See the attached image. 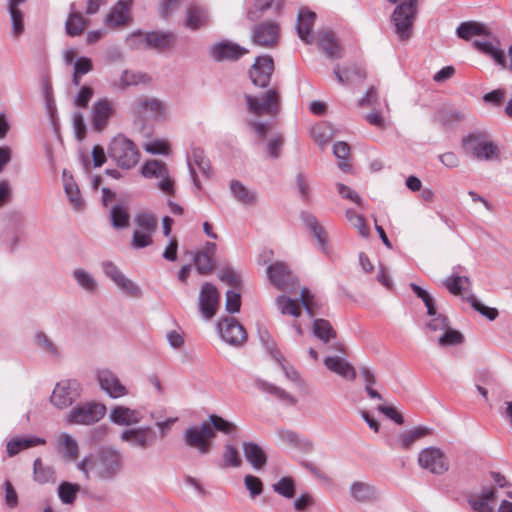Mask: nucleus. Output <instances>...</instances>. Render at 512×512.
<instances>
[{
    "label": "nucleus",
    "instance_id": "f257e3e1",
    "mask_svg": "<svg viewBox=\"0 0 512 512\" xmlns=\"http://www.w3.org/2000/svg\"><path fill=\"white\" fill-rule=\"evenodd\" d=\"M464 152L478 161L496 162L501 159V149L484 131H474L461 140Z\"/></svg>",
    "mask_w": 512,
    "mask_h": 512
},
{
    "label": "nucleus",
    "instance_id": "f03ea898",
    "mask_svg": "<svg viewBox=\"0 0 512 512\" xmlns=\"http://www.w3.org/2000/svg\"><path fill=\"white\" fill-rule=\"evenodd\" d=\"M108 156L121 169H132L140 161L137 145L123 134H117L108 144Z\"/></svg>",
    "mask_w": 512,
    "mask_h": 512
},
{
    "label": "nucleus",
    "instance_id": "7ed1b4c3",
    "mask_svg": "<svg viewBox=\"0 0 512 512\" xmlns=\"http://www.w3.org/2000/svg\"><path fill=\"white\" fill-rule=\"evenodd\" d=\"M78 468L84 473L94 471L97 476L103 479L112 478L121 469V456L119 452L112 449L103 450L98 459L84 458Z\"/></svg>",
    "mask_w": 512,
    "mask_h": 512
},
{
    "label": "nucleus",
    "instance_id": "20e7f679",
    "mask_svg": "<svg viewBox=\"0 0 512 512\" xmlns=\"http://www.w3.org/2000/svg\"><path fill=\"white\" fill-rule=\"evenodd\" d=\"M416 11L417 0H404L394 10L392 21L401 40L410 38Z\"/></svg>",
    "mask_w": 512,
    "mask_h": 512
},
{
    "label": "nucleus",
    "instance_id": "39448f33",
    "mask_svg": "<svg viewBox=\"0 0 512 512\" xmlns=\"http://www.w3.org/2000/svg\"><path fill=\"white\" fill-rule=\"evenodd\" d=\"M216 434L208 422L190 427L186 430L184 440L187 446L197 450L200 454H207L212 447Z\"/></svg>",
    "mask_w": 512,
    "mask_h": 512
},
{
    "label": "nucleus",
    "instance_id": "423d86ee",
    "mask_svg": "<svg viewBox=\"0 0 512 512\" xmlns=\"http://www.w3.org/2000/svg\"><path fill=\"white\" fill-rule=\"evenodd\" d=\"M141 173L145 178L159 179L158 188L167 195L175 193L174 180L169 174L167 165L160 160H149L144 163Z\"/></svg>",
    "mask_w": 512,
    "mask_h": 512
},
{
    "label": "nucleus",
    "instance_id": "0eeeda50",
    "mask_svg": "<svg viewBox=\"0 0 512 512\" xmlns=\"http://www.w3.org/2000/svg\"><path fill=\"white\" fill-rule=\"evenodd\" d=\"M418 463L421 468L433 474H444L449 470V461L445 453L436 447L423 449L418 456Z\"/></svg>",
    "mask_w": 512,
    "mask_h": 512
},
{
    "label": "nucleus",
    "instance_id": "6e6552de",
    "mask_svg": "<svg viewBox=\"0 0 512 512\" xmlns=\"http://www.w3.org/2000/svg\"><path fill=\"white\" fill-rule=\"evenodd\" d=\"M106 412V407L99 403H87L74 408L68 415L69 424L90 425L99 421Z\"/></svg>",
    "mask_w": 512,
    "mask_h": 512
},
{
    "label": "nucleus",
    "instance_id": "1a4fd4ad",
    "mask_svg": "<svg viewBox=\"0 0 512 512\" xmlns=\"http://www.w3.org/2000/svg\"><path fill=\"white\" fill-rule=\"evenodd\" d=\"M80 395V385L76 380H63L57 383L51 395L52 404L63 409L70 406Z\"/></svg>",
    "mask_w": 512,
    "mask_h": 512
},
{
    "label": "nucleus",
    "instance_id": "9d476101",
    "mask_svg": "<svg viewBox=\"0 0 512 512\" xmlns=\"http://www.w3.org/2000/svg\"><path fill=\"white\" fill-rule=\"evenodd\" d=\"M246 101L249 110L258 116L263 114L276 116L279 113V95L274 89L269 90L261 101L250 95L246 96Z\"/></svg>",
    "mask_w": 512,
    "mask_h": 512
},
{
    "label": "nucleus",
    "instance_id": "9b49d317",
    "mask_svg": "<svg viewBox=\"0 0 512 512\" xmlns=\"http://www.w3.org/2000/svg\"><path fill=\"white\" fill-rule=\"evenodd\" d=\"M115 114V105L107 98L96 101L91 110V124L95 131L102 132Z\"/></svg>",
    "mask_w": 512,
    "mask_h": 512
},
{
    "label": "nucleus",
    "instance_id": "f8f14e48",
    "mask_svg": "<svg viewBox=\"0 0 512 512\" xmlns=\"http://www.w3.org/2000/svg\"><path fill=\"white\" fill-rule=\"evenodd\" d=\"M220 294L211 283H204L199 295L200 312L207 319H211L217 312Z\"/></svg>",
    "mask_w": 512,
    "mask_h": 512
},
{
    "label": "nucleus",
    "instance_id": "ddd939ff",
    "mask_svg": "<svg viewBox=\"0 0 512 512\" xmlns=\"http://www.w3.org/2000/svg\"><path fill=\"white\" fill-rule=\"evenodd\" d=\"M274 71V62L270 56L257 57L249 71L252 82L260 87H266Z\"/></svg>",
    "mask_w": 512,
    "mask_h": 512
},
{
    "label": "nucleus",
    "instance_id": "4468645a",
    "mask_svg": "<svg viewBox=\"0 0 512 512\" xmlns=\"http://www.w3.org/2000/svg\"><path fill=\"white\" fill-rule=\"evenodd\" d=\"M219 330L222 338L232 345H241L246 340L243 326L234 318H226L219 322Z\"/></svg>",
    "mask_w": 512,
    "mask_h": 512
},
{
    "label": "nucleus",
    "instance_id": "2eb2a0df",
    "mask_svg": "<svg viewBox=\"0 0 512 512\" xmlns=\"http://www.w3.org/2000/svg\"><path fill=\"white\" fill-rule=\"evenodd\" d=\"M216 249L215 243L207 242L204 247L195 254L194 263L200 274L207 275L214 270L216 266L214 259Z\"/></svg>",
    "mask_w": 512,
    "mask_h": 512
},
{
    "label": "nucleus",
    "instance_id": "dca6fc26",
    "mask_svg": "<svg viewBox=\"0 0 512 512\" xmlns=\"http://www.w3.org/2000/svg\"><path fill=\"white\" fill-rule=\"evenodd\" d=\"M155 432L150 427L125 430L121 434V440L131 445L147 448L155 442Z\"/></svg>",
    "mask_w": 512,
    "mask_h": 512
},
{
    "label": "nucleus",
    "instance_id": "f3484780",
    "mask_svg": "<svg viewBox=\"0 0 512 512\" xmlns=\"http://www.w3.org/2000/svg\"><path fill=\"white\" fill-rule=\"evenodd\" d=\"M279 37V27L275 23L260 24L254 29L253 42L262 47H273Z\"/></svg>",
    "mask_w": 512,
    "mask_h": 512
},
{
    "label": "nucleus",
    "instance_id": "a211bd4d",
    "mask_svg": "<svg viewBox=\"0 0 512 512\" xmlns=\"http://www.w3.org/2000/svg\"><path fill=\"white\" fill-rule=\"evenodd\" d=\"M105 274L126 294L129 296H137L139 288L129 279H127L112 262L103 264Z\"/></svg>",
    "mask_w": 512,
    "mask_h": 512
},
{
    "label": "nucleus",
    "instance_id": "6ab92c4d",
    "mask_svg": "<svg viewBox=\"0 0 512 512\" xmlns=\"http://www.w3.org/2000/svg\"><path fill=\"white\" fill-rule=\"evenodd\" d=\"M98 381L101 388L113 398H119L127 394L126 387L109 370L99 371Z\"/></svg>",
    "mask_w": 512,
    "mask_h": 512
},
{
    "label": "nucleus",
    "instance_id": "aec40b11",
    "mask_svg": "<svg viewBox=\"0 0 512 512\" xmlns=\"http://www.w3.org/2000/svg\"><path fill=\"white\" fill-rule=\"evenodd\" d=\"M270 281L280 290H286L292 283L293 276L287 265L276 262L267 268Z\"/></svg>",
    "mask_w": 512,
    "mask_h": 512
},
{
    "label": "nucleus",
    "instance_id": "412c9836",
    "mask_svg": "<svg viewBox=\"0 0 512 512\" xmlns=\"http://www.w3.org/2000/svg\"><path fill=\"white\" fill-rule=\"evenodd\" d=\"M110 419L117 425L129 426L139 423L142 415L138 410L119 405L112 409Z\"/></svg>",
    "mask_w": 512,
    "mask_h": 512
},
{
    "label": "nucleus",
    "instance_id": "4be33fe9",
    "mask_svg": "<svg viewBox=\"0 0 512 512\" xmlns=\"http://www.w3.org/2000/svg\"><path fill=\"white\" fill-rule=\"evenodd\" d=\"M132 0H120L106 17V25L115 28L124 26L129 20V6Z\"/></svg>",
    "mask_w": 512,
    "mask_h": 512
},
{
    "label": "nucleus",
    "instance_id": "5701e85b",
    "mask_svg": "<svg viewBox=\"0 0 512 512\" xmlns=\"http://www.w3.org/2000/svg\"><path fill=\"white\" fill-rule=\"evenodd\" d=\"M496 493L494 488L484 490L480 495L472 497L469 503L476 512H495Z\"/></svg>",
    "mask_w": 512,
    "mask_h": 512
},
{
    "label": "nucleus",
    "instance_id": "b1692460",
    "mask_svg": "<svg viewBox=\"0 0 512 512\" xmlns=\"http://www.w3.org/2000/svg\"><path fill=\"white\" fill-rule=\"evenodd\" d=\"M324 364L328 370L338 374L346 380H354L356 378V371L354 367L341 357H327Z\"/></svg>",
    "mask_w": 512,
    "mask_h": 512
},
{
    "label": "nucleus",
    "instance_id": "393cba45",
    "mask_svg": "<svg viewBox=\"0 0 512 512\" xmlns=\"http://www.w3.org/2000/svg\"><path fill=\"white\" fill-rule=\"evenodd\" d=\"M246 460L255 468L261 469L267 463L264 450L256 443L244 442L242 445Z\"/></svg>",
    "mask_w": 512,
    "mask_h": 512
},
{
    "label": "nucleus",
    "instance_id": "a878e982",
    "mask_svg": "<svg viewBox=\"0 0 512 512\" xmlns=\"http://www.w3.org/2000/svg\"><path fill=\"white\" fill-rule=\"evenodd\" d=\"M246 53H248V50L234 43H220L215 45L212 50L213 57L218 61L225 59L236 60Z\"/></svg>",
    "mask_w": 512,
    "mask_h": 512
},
{
    "label": "nucleus",
    "instance_id": "bb28decb",
    "mask_svg": "<svg viewBox=\"0 0 512 512\" xmlns=\"http://www.w3.org/2000/svg\"><path fill=\"white\" fill-rule=\"evenodd\" d=\"M316 14L311 11H301L298 15L297 33L302 41L307 44L312 42L310 36L315 22Z\"/></svg>",
    "mask_w": 512,
    "mask_h": 512
},
{
    "label": "nucleus",
    "instance_id": "cd10ccee",
    "mask_svg": "<svg viewBox=\"0 0 512 512\" xmlns=\"http://www.w3.org/2000/svg\"><path fill=\"white\" fill-rule=\"evenodd\" d=\"M230 190L236 200L244 205H253L257 201L256 193L237 180L231 181Z\"/></svg>",
    "mask_w": 512,
    "mask_h": 512
},
{
    "label": "nucleus",
    "instance_id": "c85d7f7f",
    "mask_svg": "<svg viewBox=\"0 0 512 512\" xmlns=\"http://www.w3.org/2000/svg\"><path fill=\"white\" fill-rule=\"evenodd\" d=\"M186 13V26L192 30H197L208 23L205 10L199 6L190 5Z\"/></svg>",
    "mask_w": 512,
    "mask_h": 512
},
{
    "label": "nucleus",
    "instance_id": "c756f323",
    "mask_svg": "<svg viewBox=\"0 0 512 512\" xmlns=\"http://www.w3.org/2000/svg\"><path fill=\"white\" fill-rule=\"evenodd\" d=\"M320 47L326 52L329 58L340 57L341 48L330 31H322L318 36Z\"/></svg>",
    "mask_w": 512,
    "mask_h": 512
},
{
    "label": "nucleus",
    "instance_id": "7c9ffc66",
    "mask_svg": "<svg viewBox=\"0 0 512 512\" xmlns=\"http://www.w3.org/2000/svg\"><path fill=\"white\" fill-rule=\"evenodd\" d=\"M146 42L152 48L165 50L174 44L175 37L171 33L152 32L147 34Z\"/></svg>",
    "mask_w": 512,
    "mask_h": 512
},
{
    "label": "nucleus",
    "instance_id": "2f4dec72",
    "mask_svg": "<svg viewBox=\"0 0 512 512\" xmlns=\"http://www.w3.org/2000/svg\"><path fill=\"white\" fill-rule=\"evenodd\" d=\"M87 20L83 17L80 12L71 11L66 21V33L69 36H78L87 27Z\"/></svg>",
    "mask_w": 512,
    "mask_h": 512
},
{
    "label": "nucleus",
    "instance_id": "473e14b6",
    "mask_svg": "<svg viewBox=\"0 0 512 512\" xmlns=\"http://www.w3.org/2000/svg\"><path fill=\"white\" fill-rule=\"evenodd\" d=\"M139 112L149 113L153 117H160L165 113L164 104L156 98H140L137 102Z\"/></svg>",
    "mask_w": 512,
    "mask_h": 512
},
{
    "label": "nucleus",
    "instance_id": "72a5a7b5",
    "mask_svg": "<svg viewBox=\"0 0 512 512\" xmlns=\"http://www.w3.org/2000/svg\"><path fill=\"white\" fill-rule=\"evenodd\" d=\"M33 478L39 484L53 482L55 471L51 466L45 465L40 458H37L33 465Z\"/></svg>",
    "mask_w": 512,
    "mask_h": 512
},
{
    "label": "nucleus",
    "instance_id": "f704fd0d",
    "mask_svg": "<svg viewBox=\"0 0 512 512\" xmlns=\"http://www.w3.org/2000/svg\"><path fill=\"white\" fill-rule=\"evenodd\" d=\"M457 36L464 40H470L474 36L485 35L486 27L475 21L463 22L457 28Z\"/></svg>",
    "mask_w": 512,
    "mask_h": 512
},
{
    "label": "nucleus",
    "instance_id": "c9c22d12",
    "mask_svg": "<svg viewBox=\"0 0 512 512\" xmlns=\"http://www.w3.org/2000/svg\"><path fill=\"white\" fill-rule=\"evenodd\" d=\"M304 222L306 226L309 228V230L314 234L318 241L319 247L326 251L327 243H328V237L325 229L323 226H321L317 219L313 215H306L304 216Z\"/></svg>",
    "mask_w": 512,
    "mask_h": 512
},
{
    "label": "nucleus",
    "instance_id": "e433bc0d",
    "mask_svg": "<svg viewBox=\"0 0 512 512\" xmlns=\"http://www.w3.org/2000/svg\"><path fill=\"white\" fill-rule=\"evenodd\" d=\"M59 450L68 460H75L78 458V444L76 440L67 433H63L59 436Z\"/></svg>",
    "mask_w": 512,
    "mask_h": 512
},
{
    "label": "nucleus",
    "instance_id": "4c0bfd02",
    "mask_svg": "<svg viewBox=\"0 0 512 512\" xmlns=\"http://www.w3.org/2000/svg\"><path fill=\"white\" fill-rule=\"evenodd\" d=\"M351 494L354 499L361 502L371 501L377 498L375 488L363 482L354 483L351 486Z\"/></svg>",
    "mask_w": 512,
    "mask_h": 512
},
{
    "label": "nucleus",
    "instance_id": "58836bf2",
    "mask_svg": "<svg viewBox=\"0 0 512 512\" xmlns=\"http://www.w3.org/2000/svg\"><path fill=\"white\" fill-rule=\"evenodd\" d=\"M43 444L45 440L41 438L13 439L7 444V453L9 456H15L23 449Z\"/></svg>",
    "mask_w": 512,
    "mask_h": 512
},
{
    "label": "nucleus",
    "instance_id": "ea45409f",
    "mask_svg": "<svg viewBox=\"0 0 512 512\" xmlns=\"http://www.w3.org/2000/svg\"><path fill=\"white\" fill-rule=\"evenodd\" d=\"M314 335L323 342H329L336 337V331L329 321L325 319H316L313 323Z\"/></svg>",
    "mask_w": 512,
    "mask_h": 512
},
{
    "label": "nucleus",
    "instance_id": "a19ab883",
    "mask_svg": "<svg viewBox=\"0 0 512 512\" xmlns=\"http://www.w3.org/2000/svg\"><path fill=\"white\" fill-rule=\"evenodd\" d=\"M429 429L426 427H417L411 431H406L399 435V444L402 449H409L418 439L428 435Z\"/></svg>",
    "mask_w": 512,
    "mask_h": 512
},
{
    "label": "nucleus",
    "instance_id": "79ce46f5",
    "mask_svg": "<svg viewBox=\"0 0 512 512\" xmlns=\"http://www.w3.org/2000/svg\"><path fill=\"white\" fill-rule=\"evenodd\" d=\"M335 74L338 81L342 84L351 83L356 79L363 80L366 78V71L362 67L356 65L346 68L342 73L336 69Z\"/></svg>",
    "mask_w": 512,
    "mask_h": 512
},
{
    "label": "nucleus",
    "instance_id": "37998d69",
    "mask_svg": "<svg viewBox=\"0 0 512 512\" xmlns=\"http://www.w3.org/2000/svg\"><path fill=\"white\" fill-rule=\"evenodd\" d=\"M333 153L339 159V168L344 172H350L351 164L348 161L350 156V146L346 142L339 141L334 144Z\"/></svg>",
    "mask_w": 512,
    "mask_h": 512
},
{
    "label": "nucleus",
    "instance_id": "c03bdc74",
    "mask_svg": "<svg viewBox=\"0 0 512 512\" xmlns=\"http://www.w3.org/2000/svg\"><path fill=\"white\" fill-rule=\"evenodd\" d=\"M136 230H142L148 233H154L157 229V218L146 212L139 213L135 217Z\"/></svg>",
    "mask_w": 512,
    "mask_h": 512
},
{
    "label": "nucleus",
    "instance_id": "a18cd8bd",
    "mask_svg": "<svg viewBox=\"0 0 512 512\" xmlns=\"http://www.w3.org/2000/svg\"><path fill=\"white\" fill-rule=\"evenodd\" d=\"M346 219L348 222L358 230V233L362 237H367L370 233V227L365 218L355 211L348 209L346 211Z\"/></svg>",
    "mask_w": 512,
    "mask_h": 512
},
{
    "label": "nucleus",
    "instance_id": "49530a36",
    "mask_svg": "<svg viewBox=\"0 0 512 512\" xmlns=\"http://www.w3.org/2000/svg\"><path fill=\"white\" fill-rule=\"evenodd\" d=\"M148 81L149 77L145 74L124 71L119 81L115 85L119 88H126L131 85H138L140 83H146Z\"/></svg>",
    "mask_w": 512,
    "mask_h": 512
},
{
    "label": "nucleus",
    "instance_id": "de8ad7c7",
    "mask_svg": "<svg viewBox=\"0 0 512 512\" xmlns=\"http://www.w3.org/2000/svg\"><path fill=\"white\" fill-rule=\"evenodd\" d=\"M276 302L282 314L292 315L294 317L300 316L301 309L297 300L282 295L277 298Z\"/></svg>",
    "mask_w": 512,
    "mask_h": 512
},
{
    "label": "nucleus",
    "instance_id": "09e8293b",
    "mask_svg": "<svg viewBox=\"0 0 512 512\" xmlns=\"http://www.w3.org/2000/svg\"><path fill=\"white\" fill-rule=\"evenodd\" d=\"M79 490L80 486L78 484L62 482L58 487V494L63 503L72 504L75 501Z\"/></svg>",
    "mask_w": 512,
    "mask_h": 512
},
{
    "label": "nucleus",
    "instance_id": "8fccbe9b",
    "mask_svg": "<svg viewBox=\"0 0 512 512\" xmlns=\"http://www.w3.org/2000/svg\"><path fill=\"white\" fill-rule=\"evenodd\" d=\"M208 423L210 424L214 432L219 431L224 434H232L237 430V427L234 423L229 422L215 414L209 416Z\"/></svg>",
    "mask_w": 512,
    "mask_h": 512
},
{
    "label": "nucleus",
    "instance_id": "3c124183",
    "mask_svg": "<svg viewBox=\"0 0 512 512\" xmlns=\"http://www.w3.org/2000/svg\"><path fill=\"white\" fill-rule=\"evenodd\" d=\"M111 221L115 228H125L129 224L128 209L121 205H116L111 210Z\"/></svg>",
    "mask_w": 512,
    "mask_h": 512
},
{
    "label": "nucleus",
    "instance_id": "603ef678",
    "mask_svg": "<svg viewBox=\"0 0 512 512\" xmlns=\"http://www.w3.org/2000/svg\"><path fill=\"white\" fill-rule=\"evenodd\" d=\"M273 489L279 495L285 498H293L295 496V483L291 477H283L273 485Z\"/></svg>",
    "mask_w": 512,
    "mask_h": 512
},
{
    "label": "nucleus",
    "instance_id": "864d4df0",
    "mask_svg": "<svg viewBox=\"0 0 512 512\" xmlns=\"http://www.w3.org/2000/svg\"><path fill=\"white\" fill-rule=\"evenodd\" d=\"M463 284H470V279L466 276H451L444 282L447 290L453 295H460L462 293Z\"/></svg>",
    "mask_w": 512,
    "mask_h": 512
},
{
    "label": "nucleus",
    "instance_id": "5fc2aeb1",
    "mask_svg": "<svg viewBox=\"0 0 512 512\" xmlns=\"http://www.w3.org/2000/svg\"><path fill=\"white\" fill-rule=\"evenodd\" d=\"M242 464L238 450L232 445H226L223 453V467H239Z\"/></svg>",
    "mask_w": 512,
    "mask_h": 512
},
{
    "label": "nucleus",
    "instance_id": "6e6d98bb",
    "mask_svg": "<svg viewBox=\"0 0 512 512\" xmlns=\"http://www.w3.org/2000/svg\"><path fill=\"white\" fill-rule=\"evenodd\" d=\"M463 335L454 329H449V327L443 331V335L438 339V344L440 346H449V345H457L463 342Z\"/></svg>",
    "mask_w": 512,
    "mask_h": 512
},
{
    "label": "nucleus",
    "instance_id": "4d7b16f0",
    "mask_svg": "<svg viewBox=\"0 0 512 512\" xmlns=\"http://www.w3.org/2000/svg\"><path fill=\"white\" fill-rule=\"evenodd\" d=\"M301 302L310 317H313L319 308L317 301L314 296L310 293L307 288H303L300 293Z\"/></svg>",
    "mask_w": 512,
    "mask_h": 512
},
{
    "label": "nucleus",
    "instance_id": "13d9d810",
    "mask_svg": "<svg viewBox=\"0 0 512 512\" xmlns=\"http://www.w3.org/2000/svg\"><path fill=\"white\" fill-rule=\"evenodd\" d=\"M301 302L310 317H313L319 308L317 301L314 296L310 293L307 288H303L300 293Z\"/></svg>",
    "mask_w": 512,
    "mask_h": 512
},
{
    "label": "nucleus",
    "instance_id": "bf43d9fd",
    "mask_svg": "<svg viewBox=\"0 0 512 512\" xmlns=\"http://www.w3.org/2000/svg\"><path fill=\"white\" fill-rule=\"evenodd\" d=\"M411 289L413 290V292L423 300L426 308H427V313L428 315H435V305H434V300L433 298L430 296V294L422 289L420 286H418L417 284H414L412 283L410 285Z\"/></svg>",
    "mask_w": 512,
    "mask_h": 512
},
{
    "label": "nucleus",
    "instance_id": "052dcab7",
    "mask_svg": "<svg viewBox=\"0 0 512 512\" xmlns=\"http://www.w3.org/2000/svg\"><path fill=\"white\" fill-rule=\"evenodd\" d=\"M74 277L81 287L88 291H94L96 289V282L91 275L86 273L82 269H78L74 272Z\"/></svg>",
    "mask_w": 512,
    "mask_h": 512
},
{
    "label": "nucleus",
    "instance_id": "680f3d73",
    "mask_svg": "<svg viewBox=\"0 0 512 512\" xmlns=\"http://www.w3.org/2000/svg\"><path fill=\"white\" fill-rule=\"evenodd\" d=\"M152 233H148L142 230H134L132 238V246L134 248H144L152 244Z\"/></svg>",
    "mask_w": 512,
    "mask_h": 512
},
{
    "label": "nucleus",
    "instance_id": "e2e57ef3",
    "mask_svg": "<svg viewBox=\"0 0 512 512\" xmlns=\"http://www.w3.org/2000/svg\"><path fill=\"white\" fill-rule=\"evenodd\" d=\"M469 301L471 303V306L478 311L480 314L488 318L489 320H494L498 316V310L496 308H490L485 305H483L481 302H479L476 297L472 296L469 298Z\"/></svg>",
    "mask_w": 512,
    "mask_h": 512
},
{
    "label": "nucleus",
    "instance_id": "0e129e2a",
    "mask_svg": "<svg viewBox=\"0 0 512 512\" xmlns=\"http://www.w3.org/2000/svg\"><path fill=\"white\" fill-rule=\"evenodd\" d=\"M9 12L12 19L13 34L18 37L24 31L23 14L19 8H9Z\"/></svg>",
    "mask_w": 512,
    "mask_h": 512
},
{
    "label": "nucleus",
    "instance_id": "69168bd1",
    "mask_svg": "<svg viewBox=\"0 0 512 512\" xmlns=\"http://www.w3.org/2000/svg\"><path fill=\"white\" fill-rule=\"evenodd\" d=\"M65 192H66L67 196L69 197L71 204L76 209H79L82 206V200H81L80 191H79L77 185L73 182H66L65 183Z\"/></svg>",
    "mask_w": 512,
    "mask_h": 512
},
{
    "label": "nucleus",
    "instance_id": "338daca9",
    "mask_svg": "<svg viewBox=\"0 0 512 512\" xmlns=\"http://www.w3.org/2000/svg\"><path fill=\"white\" fill-rule=\"evenodd\" d=\"M432 318L427 323V328L430 331L436 332V331H444L448 328L449 323L445 316L441 314H437L435 312V315H430Z\"/></svg>",
    "mask_w": 512,
    "mask_h": 512
},
{
    "label": "nucleus",
    "instance_id": "774afa93",
    "mask_svg": "<svg viewBox=\"0 0 512 512\" xmlns=\"http://www.w3.org/2000/svg\"><path fill=\"white\" fill-rule=\"evenodd\" d=\"M145 151L151 154H168L170 147L165 140H154L144 146Z\"/></svg>",
    "mask_w": 512,
    "mask_h": 512
}]
</instances>
